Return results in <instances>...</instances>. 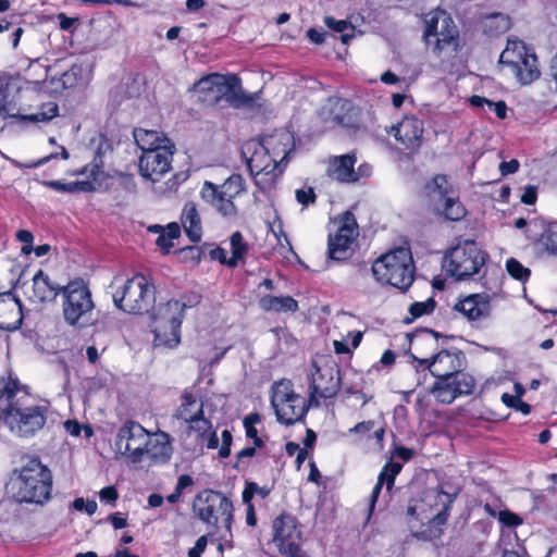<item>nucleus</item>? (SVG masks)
Listing matches in <instances>:
<instances>
[{"label": "nucleus", "instance_id": "obj_1", "mask_svg": "<svg viewBox=\"0 0 557 557\" xmlns=\"http://www.w3.org/2000/svg\"><path fill=\"white\" fill-rule=\"evenodd\" d=\"M0 414L10 431L20 436H33L47 420V407L38 406L26 389L11 377L0 379Z\"/></svg>", "mask_w": 557, "mask_h": 557}, {"label": "nucleus", "instance_id": "obj_2", "mask_svg": "<svg viewBox=\"0 0 557 557\" xmlns=\"http://www.w3.org/2000/svg\"><path fill=\"white\" fill-rule=\"evenodd\" d=\"M42 94L36 85H21L18 77L0 71V119H16L25 122H48L55 117L59 107L55 102H40L33 106L30 100H41Z\"/></svg>", "mask_w": 557, "mask_h": 557}, {"label": "nucleus", "instance_id": "obj_3", "mask_svg": "<svg viewBox=\"0 0 557 557\" xmlns=\"http://www.w3.org/2000/svg\"><path fill=\"white\" fill-rule=\"evenodd\" d=\"M175 418L188 424V435L194 436L201 447L208 449L219 448V455L226 458L231 454L232 434L224 430L221 436V445L210 420L203 417V403L191 392H184L181 405L175 412Z\"/></svg>", "mask_w": 557, "mask_h": 557}, {"label": "nucleus", "instance_id": "obj_4", "mask_svg": "<svg viewBox=\"0 0 557 557\" xmlns=\"http://www.w3.org/2000/svg\"><path fill=\"white\" fill-rule=\"evenodd\" d=\"M11 490L18 503L42 505L51 496V471L40 460L32 459L21 468L17 478L11 482Z\"/></svg>", "mask_w": 557, "mask_h": 557}, {"label": "nucleus", "instance_id": "obj_5", "mask_svg": "<svg viewBox=\"0 0 557 557\" xmlns=\"http://www.w3.org/2000/svg\"><path fill=\"white\" fill-rule=\"evenodd\" d=\"M113 288L114 305L129 314L146 313L156 301V288L152 281L139 273L126 280L115 277Z\"/></svg>", "mask_w": 557, "mask_h": 557}, {"label": "nucleus", "instance_id": "obj_6", "mask_svg": "<svg viewBox=\"0 0 557 557\" xmlns=\"http://www.w3.org/2000/svg\"><path fill=\"white\" fill-rule=\"evenodd\" d=\"M198 99L208 104L224 101L233 107H240L252 101V97L244 94L240 79L236 75L212 73L202 77L194 85Z\"/></svg>", "mask_w": 557, "mask_h": 557}, {"label": "nucleus", "instance_id": "obj_7", "mask_svg": "<svg viewBox=\"0 0 557 557\" xmlns=\"http://www.w3.org/2000/svg\"><path fill=\"white\" fill-rule=\"evenodd\" d=\"M423 41L437 58L457 52L459 30L448 13L437 9L425 14Z\"/></svg>", "mask_w": 557, "mask_h": 557}, {"label": "nucleus", "instance_id": "obj_8", "mask_svg": "<svg viewBox=\"0 0 557 557\" xmlns=\"http://www.w3.org/2000/svg\"><path fill=\"white\" fill-rule=\"evenodd\" d=\"M374 277L401 290L407 289L414 280V265L409 248L393 249L372 264Z\"/></svg>", "mask_w": 557, "mask_h": 557}, {"label": "nucleus", "instance_id": "obj_9", "mask_svg": "<svg viewBox=\"0 0 557 557\" xmlns=\"http://www.w3.org/2000/svg\"><path fill=\"white\" fill-rule=\"evenodd\" d=\"M249 173L262 193L271 191L284 172L283 166L263 147L259 139L246 141L242 148Z\"/></svg>", "mask_w": 557, "mask_h": 557}, {"label": "nucleus", "instance_id": "obj_10", "mask_svg": "<svg viewBox=\"0 0 557 557\" xmlns=\"http://www.w3.org/2000/svg\"><path fill=\"white\" fill-rule=\"evenodd\" d=\"M193 512L208 525H221L227 531L231 530L234 518L233 503L221 492L212 490L199 492L193 500Z\"/></svg>", "mask_w": 557, "mask_h": 557}, {"label": "nucleus", "instance_id": "obj_11", "mask_svg": "<svg viewBox=\"0 0 557 557\" xmlns=\"http://www.w3.org/2000/svg\"><path fill=\"white\" fill-rule=\"evenodd\" d=\"M184 310L185 305L178 300H170L157 308L151 320L156 347L173 348L180 343Z\"/></svg>", "mask_w": 557, "mask_h": 557}, {"label": "nucleus", "instance_id": "obj_12", "mask_svg": "<svg viewBox=\"0 0 557 557\" xmlns=\"http://www.w3.org/2000/svg\"><path fill=\"white\" fill-rule=\"evenodd\" d=\"M499 63L507 66L521 85H529L541 75L537 57L518 38L508 39Z\"/></svg>", "mask_w": 557, "mask_h": 557}, {"label": "nucleus", "instance_id": "obj_13", "mask_svg": "<svg viewBox=\"0 0 557 557\" xmlns=\"http://www.w3.org/2000/svg\"><path fill=\"white\" fill-rule=\"evenodd\" d=\"M63 315L65 321L74 326L86 325L92 317L95 304L91 293L82 278H76L62 288Z\"/></svg>", "mask_w": 557, "mask_h": 557}, {"label": "nucleus", "instance_id": "obj_14", "mask_svg": "<svg viewBox=\"0 0 557 557\" xmlns=\"http://www.w3.org/2000/svg\"><path fill=\"white\" fill-rule=\"evenodd\" d=\"M338 366L329 358L314 359L311 364L309 404L319 406L322 399L335 396L339 389Z\"/></svg>", "mask_w": 557, "mask_h": 557}, {"label": "nucleus", "instance_id": "obj_15", "mask_svg": "<svg viewBox=\"0 0 557 557\" xmlns=\"http://www.w3.org/2000/svg\"><path fill=\"white\" fill-rule=\"evenodd\" d=\"M487 255L473 240L453 247L445 258L447 271L456 280L470 277L485 264Z\"/></svg>", "mask_w": 557, "mask_h": 557}, {"label": "nucleus", "instance_id": "obj_16", "mask_svg": "<svg viewBox=\"0 0 557 557\" xmlns=\"http://www.w3.org/2000/svg\"><path fill=\"white\" fill-rule=\"evenodd\" d=\"M271 404L275 410L277 420L286 425L299 421L308 409L306 399L294 392L293 384L288 380H283L274 384Z\"/></svg>", "mask_w": 557, "mask_h": 557}, {"label": "nucleus", "instance_id": "obj_17", "mask_svg": "<svg viewBox=\"0 0 557 557\" xmlns=\"http://www.w3.org/2000/svg\"><path fill=\"white\" fill-rule=\"evenodd\" d=\"M334 225L336 230L329 234V257L337 261L346 260L352 255L359 235L357 221L352 213L345 212L334 221Z\"/></svg>", "mask_w": 557, "mask_h": 557}, {"label": "nucleus", "instance_id": "obj_18", "mask_svg": "<svg viewBox=\"0 0 557 557\" xmlns=\"http://www.w3.org/2000/svg\"><path fill=\"white\" fill-rule=\"evenodd\" d=\"M454 502V495L438 491L430 490L423 494L420 500L408 507V515L414 516L421 521H432L435 524H444L448 517V511Z\"/></svg>", "mask_w": 557, "mask_h": 557}, {"label": "nucleus", "instance_id": "obj_19", "mask_svg": "<svg viewBox=\"0 0 557 557\" xmlns=\"http://www.w3.org/2000/svg\"><path fill=\"white\" fill-rule=\"evenodd\" d=\"M150 432L136 421L128 420L121 425L115 436L116 451L132 462L144 460V449L149 443Z\"/></svg>", "mask_w": 557, "mask_h": 557}, {"label": "nucleus", "instance_id": "obj_20", "mask_svg": "<svg viewBox=\"0 0 557 557\" xmlns=\"http://www.w3.org/2000/svg\"><path fill=\"white\" fill-rule=\"evenodd\" d=\"M273 542L282 555L300 557L302 533L295 517L283 513L274 520Z\"/></svg>", "mask_w": 557, "mask_h": 557}, {"label": "nucleus", "instance_id": "obj_21", "mask_svg": "<svg viewBox=\"0 0 557 557\" xmlns=\"http://www.w3.org/2000/svg\"><path fill=\"white\" fill-rule=\"evenodd\" d=\"M419 366L426 368L435 377L459 376L467 374L463 372L466 367V357L462 351L457 348L443 349L434 356L419 358L412 355Z\"/></svg>", "mask_w": 557, "mask_h": 557}, {"label": "nucleus", "instance_id": "obj_22", "mask_svg": "<svg viewBox=\"0 0 557 557\" xmlns=\"http://www.w3.org/2000/svg\"><path fill=\"white\" fill-rule=\"evenodd\" d=\"M437 382L432 387L435 398L443 404L453 403L459 395H469L474 388V379L470 374L459 376L436 377Z\"/></svg>", "mask_w": 557, "mask_h": 557}, {"label": "nucleus", "instance_id": "obj_23", "mask_svg": "<svg viewBox=\"0 0 557 557\" xmlns=\"http://www.w3.org/2000/svg\"><path fill=\"white\" fill-rule=\"evenodd\" d=\"M174 151L175 149L166 150L163 146L157 150L141 153L138 163L141 176L152 182L159 181L171 170Z\"/></svg>", "mask_w": 557, "mask_h": 557}, {"label": "nucleus", "instance_id": "obj_24", "mask_svg": "<svg viewBox=\"0 0 557 557\" xmlns=\"http://www.w3.org/2000/svg\"><path fill=\"white\" fill-rule=\"evenodd\" d=\"M423 133V122L414 115L404 116L388 131V134L393 135L406 149H418L422 144Z\"/></svg>", "mask_w": 557, "mask_h": 557}, {"label": "nucleus", "instance_id": "obj_25", "mask_svg": "<svg viewBox=\"0 0 557 557\" xmlns=\"http://www.w3.org/2000/svg\"><path fill=\"white\" fill-rule=\"evenodd\" d=\"M259 140L285 170L287 158L295 148L294 135L287 129H277Z\"/></svg>", "mask_w": 557, "mask_h": 557}, {"label": "nucleus", "instance_id": "obj_26", "mask_svg": "<svg viewBox=\"0 0 557 557\" xmlns=\"http://www.w3.org/2000/svg\"><path fill=\"white\" fill-rule=\"evenodd\" d=\"M455 311L467 318L469 321H475L488 315L491 311V298L487 294H472L463 297L454 306Z\"/></svg>", "mask_w": 557, "mask_h": 557}, {"label": "nucleus", "instance_id": "obj_27", "mask_svg": "<svg viewBox=\"0 0 557 557\" xmlns=\"http://www.w3.org/2000/svg\"><path fill=\"white\" fill-rule=\"evenodd\" d=\"M201 199L212 206V208L225 218H234L237 214V208L234 199L222 195L218 185L206 181L200 189Z\"/></svg>", "mask_w": 557, "mask_h": 557}, {"label": "nucleus", "instance_id": "obj_28", "mask_svg": "<svg viewBox=\"0 0 557 557\" xmlns=\"http://www.w3.org/2000/svg\"><path fill=\"white\" fill-rule=\"evenodd\" d=\"M23 321L22 306L10 293L0 294V329L17 330Z\"/></svg>", "mask_w": 557, "mask_h": 557}, {"label": "nucleus", "instance_id": "obj_29", "mask_svg": "<svg viewBox=\"0 0 557 557\" xmlns=\"http://www.w3.org/2000/svg\"><path fill=\"white\" fill-rule=\"evenodd\" d=\"M62 288L53 283L47 273L39 270L33 276L32 293L28 294V299L33 302L52 301L62 293Z\"/></svg>", "mask_w": 557, "mask_h": 557}, {"label": "nucleus", "instance_id": "obj_30", "mask_svg": "<svg viewBox=\"0 0 557 557\" xmlns=\"http://www.w3.org/2000/svg\"><path fill=\"white\" fill-rule=\"evenodd\" d=\"M172 456L170 437L164 432L150 433L149 443L144 449V459L148 458L153 463H164Z\"/></svg>", "mask_w": 557, "mask_h": 557}, {"label": "nucleus", "instance_id": "obj_31", "mask_svg": "<svg viewBox=\"0 0 557 557\" xmlns=\"http://www.w3.org/2000/svg\"><path fill=\"white\" fill-rule=\"evenodd\" d=\"M134 139L143 153L157 150L163 146L166 150L175 149L171 140L163 133L158 131L135 128Z\"/></svg>", "mask_w": 557, "mask_h": 557}, {"label": "nucleus", "instance_id": "obj_32", "mask_svg": "<svg viewBox=\"0 0 557 557\" xmlns=\"http://www.w3.org/2000/svg\"><path fill=\"white\" fill-rule=\"evenodd\" d=\"M181 223L185 234L191 242H200L202 237V221L195 202L188 201L184 205L181 214Z\"/></svg>", "mask_w": 557, "mask_h": 557}, {"label": "nucleus", "instance_id": "obj_33", "mask_svg": "<svg viewBox=\"0 0 557 557\" xmlns=\"http://www.w3.org/2000/svg\"><path fill=\"white\" fill-rule=\"evenodd\" d=\"M403 466L398 462H387L381 470L377 482L374 485L372 493L369 497V511L372 513L375 504L377 503L379 496L382 492V487L386 485V492L388 493L395 483L397 474L400 472Z\"/></svg>", "mask_w": 557, "mask_h": 557}, {"label": "nucleus", "instance_id": "obj_34", "mask_svg": "<svg viewBox=\"0 0 557 557\" xmlns=\"http://www.w3.org/2000/svg\"><path fill=\"white\" fill-rule=\"evenodd\" d=\"M425 194L433 209L441 211L443 202L455 194V191L448 184L446 176L437 175L425 185Z\"/></svg>", "mask_w": 557, "mask_h": 557}, {"label": "nucleus", "instance_id": "obj_35", "mask_svg": "<svg viewBox=\"0 0 557 557\" xmlns=\"http://www.w3.org/2000/svg\"><path fill=\"white\" fill-rule=\"evenodd\" d=\"M356 157L354 154H344L335 157L331 160L329 172L330 175L339 182L352 183L357 182L355 173Z\"/></svg>", "mask_w": 557, "mask_h": 557}, {"label": "nucleus", "instance_id": "obj_36", "mask_svg": "<svg viewBox=\"0 0 557 557\" xmlns=\"http://www.w3.org/2000/svg\"><path fill=\"white\" fill-rule=\"evenodd\" d=\"M259 307L267 312H295L298 310V302L290 296L263 295L258 300Z\"/></svg>", "mask_w": 557, "mask_h": 557}, {"label": "nucleus", "instance_id": "obj_37", "mask_svg": "<svg viewBox=\"0 0 557 557\" xmlns=\"http://www.w3.org/2000/svg\"><path fill=\"white\" fill-rule=\"evenodd\" d=\"M230 246L232 251V257L228 260H225L224 255L225 251L223 249L219 250L220 260L223 263H227L230 267H235L239 261H242L248 251V244L244 240V237L240 232H235L232 234L230 238Z\"/></svg>", "mask_w": 557, "mask_h": 557}, {"label": "nucleus", "instance_id": "obj_38", "mask_svg": "<svg viewBox=\"0 0 557 557\" xmlns=\"http://www.w3.org/2000/svg\"><path fill=\"white\" fill-rule=\"evenodd\" d=\"M41 184L50 189L63 194L91 191L95 189V185L91 181H76L71 183H63L61 181H42Z\"/></svg>", "mask_w": 557, "mask_h": 557}, {"label": "nucleus", "instance_id": "obj_39", "mask_svg": "<svg viewBox=\"0 0 557 557\" xmlns=\"http://www.w3.org/2000/svg\"><path fill=\"white\" fill-rule=\"evenodd\" d=\"M534 248L540 256H557V232L545 230L534 242Z\"/></svg>", "mask_w": 557, "mask_h": 557}, {"label": "nucleus", "instance_id": "obj_40", "mask_svg": "<svg viewBox=\"0 0 557 557\" xmlns=\"http://www.w3.org/2000/svg\"><path fill=\"white\" fill-rule=\"evenodd\" d=\"M437 212L444 214V216L450 221H460L466 215V209L458 200L456 194L447 198L446 201L443 202L441 211Z\"/></svg>", "mask_w": 557, "mask_h": 557}, {"label": "nucleus", "instance_id": "obj_41", "mask_svg": "<svg viewBox=\"0 0 557 557\" xmlns=\"http://www.w3.org/2000/svg\"><path fill=\"white\" fill-rule=\"evenodd\" d=\"M509 28L510 20L508 16L502 13L492 14L484 21V30L492 36L503 34Z\"/></svg>", "mask_w": 557, "mask_h": 557}, {"label": "nucleus", "instance_id": "obj_42", "mask_svg": "<svg viewBox=\"0 0 557 557\" xmlns=\"http://www.w3.org/2000/svg\"><path fill=\"white\" fill-rule=\"evenodd\" d=\"M60 81L65 89L84 87L87 84L84 69L81 65H73L70 70L65 71Z\"/></svg>", "mask_w": 557, "mask_h": 557}, {"label": "nucleus", "instance_id": "obj_43", "mask_svg": "<svg viewBox=\"0 0 557 557\" xmlns=\"http://www.w3.org/2000/svg\"><path fill=\"white\" fill-rule=\"evenodd\" d=\"M181 235V227L177 223L173 222L166 225L165 231L158 236L156 244L164 252L169 253L173 247V240Z\"/></svg>", "mask_w": 557, "mask_h": 557}, {"label": "nucleus", "instance_id": "obj_44", "mask_svg": "<svg viewBox=\"0 0 557 557\" xmlns=\"http://www.w3.org/2000/svg\"><path fill=\"white\" fill-rule=\"evenodd\" d=\"M222 195L235 199L245 191L244 178L239 174H232L222 185H218Z\"/></svg>", "mask_w": 557, "mask_h": 557}, {"label": "nucleus", "instance_id": "obj_45", "mask_svg": "<svg viewBox=\"0 0 557 557\" xmlns=\"http://www.w3.org/2000/svg\"><path fill=\"white\" fill-rule=\"evenodd\" d=\"M506 270L512 278L522 283L527 282L531 275L530 269L515 258H509L506 261Z\"/></svg>", "mask_w": 557, "mask_h": 557}, {"label": "nucleus", "instance_id": "obj_46", "mask_svg": "<svg viewBox=\"0 0 557 557\" xmlns=\"http://www.w3.org/2000/svg\"><path fill=\"white\" fill-rule=\"evenodd\" d=\"M270 488L268 486H259L255 482L246 483V486L243 491V502L244 504H249L251 502L252 497L255 495L259 496L260 498H267L270 494Z\"/></svg>", "mask_w": 557, "mask_h": 557}, {"label": "nucleus", "instance_id": "obj_47", "mask_svg": "<svg viewBox=\"0 0 557 557\" xmlns=\"http://www.w3.org/2000/svg\"><path fill=\"white\" fill-rule=\"evenodd\" d=\"M434 308L435 301L432 298L428 299L426 301L412 304L409 308V312L412 315V319L410 321L423 314L431 313L434 310Z\"/></svg>", "mask_w": 557, "mask_h": 557}, {"label": "nucleus", "instance_id": "obj_48", "mask_svg": "<svg viewBox=\"0 0 557 557\" xmlns=\"http://www.w3.org/2000/svg\"><path fill=\"white\" fill-rule=\"evenodd\" d=\"M296 200L304 207L315 201V194L312 187H302L295 191Z\"/></svg>", "mask_w": 557, "mask_h": 557}, {"label": "nucleus", "instance_id": "obj_49", "mask_svg": "<svg viewBox=\"0 0 557 557\" xmlns=\"http://www.w3.org/2000/svg\"><path fill=\"white\" fill-rule=\"evenodd\" d=\"M73 508L77 511H85L89 516L97 511V503L95 500H85L83 497L76 498L73 504Z\"/></svg>", "mask_w": 557, "mask_h": 557}, {"label": "nucleus", "instance_id": "obj_50", "mask_svg": "<svg viewBox=\"0 0 557 557\" xmlns=\"http://www.w3.org/2000/svg\"><path fill=\"white\" fill-rule=\"evenodd\" d=\"M498 520L503 525L509 528H513L522 523V519L518 515L508 510L499 511Z\"/></svg>", "mask_w": 557, "mask_h": 557}, {"label": "nucleus", "instance_id": "obj_51", "mask_svg": "<svg viewBox=\"0 0 557 557\" xmlns=\"http://www.w3.org/2000/svg\"><path fill=\"white\" fill-rule=\"evenodd\" d=\"M515 391H516V395H510L507 393H504L502 395V400L507 407L515 408L516 405L521 399L522 394L524 393L523 387L518 383L515 384Z\"/></svg>", "mask_w": 557, "mask_h": 557}, {"label": "nucleus", "instance_id": "obj_52", "mask_svg": "<svg viewBox=\"0 0 557 557\" xmlns=\"http://www.w3.org/2000/svg\"><path fill=\"white\" fill-rule=\"evenodd\" d=\"M325 25L336 32V33H344L350 27V24L345 20H336L332 16H325L324 17Z\"/></svg>", "mask_w": 557, "mask_h": 557}, {"label": "nucleus", "instance_id": "obj_53", "mask_svg": "<svg viewBox=\"0 0 557 557\" xmlns=\"http://www.w3.org/2000/svg\"><path fill=\"white\" fill-rule=\"evenodd\" d=\"M208 544V539L206 535L200 536L195 546L188 550V557H201Z\"/></svg>", "mask_w": 557, "mask_h": 557}, {"label": "nucleus", "instance_id": "obj_54", "mask_svg": "<svg viewBox=\"0 0 557 557\" xmlns=\"http://www.w3.org/2000/svg\"><path fill=\"white\" fill-rule=\"evenodd\" d=\"M537 199V188L533 185H528L521 196V201L525 205H534Z\"/></svg>", "mask_w": 557, "mask_h": 557}, {"label": "nucleus", "instance_id": "obj_55", "mask_svg": "<svg viewBox=\"0 0 557 557\" xmlns=\"http://www.w3.org/2000/svg\"><path fill=\"white\" fill-rule=\"evenodd\" d=\"M375 426V422L373 420L362 421L357 423L354 428L349 429V433L351 434H366L371 432Z\"/></svg>", "mask_w": 557, "mask_h": 557}, {"label": "nucleus", "instance_id": "obj_56", "mask_svg": "<svg viewBox=\"0 0 557 557\" xmlns=\"http://www.w3.org/2000/svg\"><path fill=\"white\" fill-rule=\"evenodd\" d=\"M99 497L101 502L114 503L119 494L114 486H106L99 492Z\"/></svg>", "mask_w": 557, "mask_h": 557}, {"label": "nucleus", "instance_id": "obj_57", "mask_svg": "<svg viewBox=\"0 0 557 557\" xmlns=\"http://www.w3.org/2000/svg\"><path fill=\"white\" fill-rule=\"evenodd\" d=\"M518 169H519V162L516 159H512L508 162H502L499 164V171H500L502 175L513 174L518 171Z\"/></svg>", "mask_w": 557, "mask_h": 557}, {"label": "nucleus", "instance_id": "obj_58", "mask_svg": "<svg viewBox=\"0 0 557 557\" xmlns=\"http://www.w3.org/2000/svg\"><path fill=\"white\" fill-rule=\"evenodd\" d=\"M487 107H488L490 110H492L497 115V117H499V119H505L506 117L507 107H506L505 102H503V101H499V102H492V101H490Z\"/></svg>", "mask_w": 557, "mask_h": 557}, {"label": "nucleus", "instance_id": "obj_59", "mask_svg": "<svg viewBox=\"0 0 557 557\" xmlns=\"http://www.w3.org/2000/svg\"><path fill=\"white\" fill-rule=\"evenodd\" d=\"M308 38L317 45H320L325 39V33L321 29L310 28L307 33Z\"/></svg>", "mask_w": 557, "mask_h": 557}, {"label": "nucleus", "instance_id": "obj_60", "mask_svg": "<svg viewBox=\"0 0 557 557\" xmlns=\"http://www.w3.org/2000/svg\"><path fill=\"white\" fill-rule=\"evenodd\" d=\"M65 431L72 436H78L81 434V424L74 420H67L64 422Z\"/></svg>", "mask_w": 557, "mask_h": 557}, {"label": "nucleus", "instance_id": "obj_61", "mask_svg": "<svg viewBox=\"0 0 557 557\" xmlns=\"http://www.w3.org/2000/svg\"><path fill=\"white\" fill-rule=\"evenodd\" d=\"M394 456L403 459L404 461H408L412 458L413 451L407 447L398 446L394 450Z\"/></svg>", "mask_w": 557, "mask_h": 557}, {"label": "nucleus", "instance_id": "obj_62", "mask_svg": "<svg viewBox=\"0 0 557 557\" xmlns=\"http://www.w3.org/2000/svg\"><path fill=\"white\" fill-rule=\"evenodd\" d=\"M191 484L193 479L189 475L183 474L178 478L175 490L182 493L184 488L190 486Z\"/></svg>", "mask_w": 557, "mask_h": 557}, {"label": "nucleus", "instance_id": "obj_63", "mask_svg": "<svg viewBox=\"0 0 557 557\" xmlns=\"http://www.w3.org/2000/svg\"><path fill=\"white\" fill-rule=\"evenodd\" d=\"M437 334L434 331H429L425 335V337L420 338L417 341V345H430L432 346L434 343H436Z\"/></svg>", "mask_w": 557, "mask_h": 557}, {"label": "nucleus", "instance_id": "obj_64", "mask_svg": "<svg viewBox=\"0 0 557 557\" xmlns=\"http://www.w3.org/2000/svg\"><path fill=\"white\" fill-rule=\"evenodd\" d=\"M371 171H372L371 165H369L367 163L359 165L358 169L355 170V173L357 175V181H359L360 178L370 176Z\"/></svg>", "mask_w": 557, "mask_h": 557}]
</instances>
